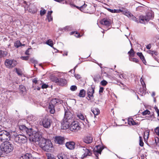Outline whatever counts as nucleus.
I'll list each match as a JSON object with an SVG mask.
<instances>
[{"label": "nucleus", "instance_id": "f257e3e1", "mask_svg": "<svg viewBox=\"0 0 159 159\" xmlns=\"http://www.w3.org/2000/svg\"><path fill=\"white\" fill-rule=\"evenodd\" d=\"M65 114L64 118L61 124L63 129L68 128L71 122L74 120V115L67 108L64 109Z\"/></svg>", "mask_w": 159, "mask_h": 159}, {"label": "nucleus", "instance_id": "f03ea898", "mask_svg": "<svg viewBox=\"0 0 159 159\" xmlns=\"http://www.w3.org/2000/svg\"><path fill=\"white\" fill-rule=\"evenodd\" d=\"M39 145L43 150L47 152H51L53 150L52 143L49 140L41 138L39 140Z\"/></svg>", "mask_w": 159, "mask_h": 159}, {"label": "nucleus", "instance_id": "7ed1b4c3", "mask_svg": "<svg viewBox=\"0 0 159 159\" xmlns=\"http://www.w3.org/2000/svg\"><path fill=\"white\" fill-rule=\"evenodd\" d=\"M0 148L2 150L3 153H8L11 152L14 149V146L13 144L9 142H6L2 143Z\"/></svg>", "mask_w": 159, "mask_h": 159}, {"label": "nucleus", "instance_id": "20e7f679", "mask_svg": "<svg viewBox=\"0 0 159 159\" xmlns=\"http://www.w3.org/2000/svg\"><path fill=\"white\" fill-rule=\"evenodd\" d=\"M12 133L11 131L1 130L0 131V140L4 143L9 141L11 139Z\"/></svg>", "mask_w": 159, "mask_h": 159}, {"label": "nucleus", "instance_id": "39448f33", "mask_svg": "<svg viewBox=\"0 0 159 159\" xmlns=\"http://www.w3.org/2000/svg\"><path fill=\"white\" fill-rule=\"evenodd\" d=\"M14 136L15 141L20 144L24 143H25L27 139V137L22 134L17 135L15 132H13Z\"/></svg>", "mask_w": 159, "mask_h": 159}, {"label": "nucleus", "instance_id": "423d86ee", "mask_svg": "<svg viewBox=\"0 0 159 159\" xmlns=\"http://www.w3.org/2000/svg\"><path fill=\"white\" fill-rule=\"evenodd\" d=\"M31 129V131L30 132L31 134H27L29 136V139L30 140H31L33 142H36L39 141L41 139L40 137L41 135L39 134V133L36 131H34Z\"/></svg>", "mask_w": 159, "mask_h": 159}, {"label": "nucleus", "instance_id": "0eeeda50", "mask_svg": "<svg viewBox=\"0 0 159 159\" xmlns=\"http://www.w3.org/2000/svg\"><path fill=\"white\" fill-rule=\"evenodd\" d=\"M68 128H69L71 131H76L80 130L81 127L79 125V123L78 121L73 120L69 125Z\"/></svg>", "mask_w": 159, "mask_h": 159}, {"label": "nucleus", "instance_id": "6e6552de", "mask_svg": "<svg viewBox=\"0 0 159 159\" xmlns=\"http://www.w3.org/2000/svg\"><path fill=\"white\" fill-rule=\"evenodd\" d=\"M152 18V15L151 13H148L146 16H141L139 18V22L145 24L148 21Z\"/></svg>", "mask_w": 159, "mask_h": 159}, {"label": "nucleus", "instance_id": "1a4fd4ad", "mask_svg": "<svg viewBox=\"0 0 159 159\" xmlns=\"http://www.w3.org/2000/svg\"><path fill=\"white\" fill-rule=\"evenodd\" d=\"M80 150L82 152L83 154L81 156V158H83L87 156H91L92 155V151L85 147L81 146L80 147Z\"/></svg>", "mask_w": 159, "mask_h": 159}, {"label": "nucleus", "instance_id": "9d476101", "mask_svg": "<svg viewBox=\"0 0 159 159\" xmlns=\"http://www.w3.org/2000/svg\"><path fill=\"white\" fill-rule=\"evenodd\" d=\"M17 64V61L14 60L6 59L5 62V65L9 68L15 66Z\"/></svg>", "mask_w": 159, "mask_h": 159}, {"label": "nucleus", "instance_id": "9b49d317", "mask_svg": "<svg viewBox=\"0 0 159 159\" xmlns=\"http://www.w3.org/2000/svg\"><path fill=\"white\" fill-rule=\"evenodd\" d=\"M53 81L57 83L58 84L61 86H63L65 85L67 83L66 80L65 79L62 78L59 79L57 77L54 78Z\"/></svg>", "mask_w": 159, "mask_h": 159}, {"label": "nucleus", "instance_id": "f8f14e48", "mask_svg": "<svg viewBox=\"0 0 159 159\" xmlns=\"http://www.w3.org/2000/svg\"><path fill=\"white\" fill-rule=\"evenodd\" d=\"M42 125L46 128H49L51 126V120L48 118L43 119L42 121Z\"/></svg>", "mask_w": 159, "mask_h": 159}, {"label": "nucleus", "instance_id": "ddd939ff", "mask_svg": "<svg viewBox=\"0 0 159 159\" xmlns=\"http://www.w3.org/2000/svg\"><path fill=\"white\" fill-rule=\"evenodd\" d=\"M63 102V101L60 99L53 98L50 102L49 103L51 105H53L54 106H56L60 104H61Z\"/></svg>", "mask_w": 159, "mask_h": 159}, {"label": "nucleus", "instance_id": "4468645a", "mask_svg": "<svg viewBox=\"0 0 159 159\" xmlns=\"http://www.w3.org/2000/svg\"><path fill=\"white\" fill-rule=\"evenodd\" d=\"M55 142L59 144H63L65 143V138L60 136H56L55 138Z\"/></svg>", "mask_w": 159, "mask_h": 159}, {"label": "nucleus", "instance_id": "2eb2a0df", "mask_svg": "<svg viewBox=\"0 0 159 159\" xmlns=\"http://www.w3.org/2000/svg\"><path fill=\"white\" fill-rule=\"evenodd\" d=\"M103 148L100 145H98L96 146V148H95L94 150V153L97 158H98L99 154H101V152Z\"/></svg>", "mask_w": 159, "mask_h": 159}, {"label": "nucleus", "instance_id": "dca6fc26", "mask_svg": "<svg viewBox=\"0 0 159 159\" xmlns=\"http://www.w3.org/2000/svg\"><path fill=\"white\" fill-rule=\"evenodd\" d=\"M19 129L22 132L25 133L27 134H31L30 132L31 131V129H29L27 128L24 125H20L19 126Z\"/></svg>", "mask_w": 159, "mask_h": 159}, {"label": "nucleus", "instance_id": "f3484780", "mask_svg": "<svg viewBox=\"0 0 159 159\" xmlns=\"http://www.w3.org/2000/svg\"><path fill=\"white\" fill-rule=\"evenodd\" d=\"M83 141L86 143H90L93 141V138L90 136H87L84 137L83 139Z\"/></svg>", "mask_w": 159, "mask_h": 159}, {"label": "nucleus", "instance_id": "a211bd4d", "mask_svg": "<svg viewBox=\"0 0 159 159\" xmlns=\"http://www.w3.org/2000/svg\"><path fill=\"white\" fill-rule=\"evenodd\" d=\"M94 92V89L92 87H90L88 89V94L89 99V100L92 99L93 97V94Z\"/></svg>", "mask_w": 159, "mask_h": 159}, {"label": "nucleus", "instance_id": "6ab92c4d", "mask_svg": "<svg viewBox=\"0 0 159 159\" xmlns=\"http://www.w3.org/2000/svg\"><path fill=\"white\" fill-rule=\"evenodd\" d=\"M75 145V143L73 142H67L66 144V146L67 148L72 150L74 149Z\"/></svg>", "mask_w": 159, "mask_h": 159}, {"label": "nucleus", "instance_id": "aec40b11", "mask_svg": "<svg viewBox=\"0 0 159 159\" xmlns=\"http://www.w3.org/2000/svg\"><path fill=\"white\" fill-rule=\"evenodd\" d=\"M101 23L102 24L104 25L107 26H109L111 24V22L107 19L104 18L101 21Z\"/></svg>", "mask_w": 159, "mask_h": 159}, {"label": "nucleus", "instance_id": "412c9836", "mask_svg": "<svg viewBox=\"0 0 159 159\" xmlns=\"http://www.w3.org/2000/svg\"><path fill=\"white\" fill-rule=\"evenodd\" d=\"M91 111L93 113L94 116L98 115L100 113V110L97 107L92 108Z\"/></svg>", "mask_w": 159, "mask_h": 159}, {"label": "nucleus", "instance_id": "4be33fe9", "mask_svg": "<svg viewBox=\"0 0 159 159\" xmlns=\"http://www.w3.org/2000/svg\"><path fill=\"white\" fill-rule=\"evenodd\" d=\"M54 107L55 106H53V105H51L49 103L48 109L51 113L53 114L55 112V110Z\"/></svg>", "mask_w": 159, "mask_h": 159}, {"label": "nucleus", "instance_id": "5701e85b", "mask_svg": "<svg viewBox=\"0 0 159 159\" xmlns=\"http://www.w3.org/2000/svg\"><path fill=\"white\" fill-rule=\"evenodd\" d=\"M107 10L108 11L113 13H119L123 11L121 9H111L110 8H107Z\"/></svg>", "mask_w": 159, "mask_h": 159}, {"label": "nucleus", "instance_id": "b1692460", "mask_svg": "<svg viewBox=\"0 0 159 159\" xmlns=\"http://www.w3.org/2000/svg\"><path fill=\"white\" fill-rule=\"evenodd\" d=\"M31 156L30 154L26 153L21 156L19 159H30L31 157Z\"/></svg>", "mask_w": 159, "mask_h": 159}, {"label": "nucleus", "instance_id": "393cba45", "mask_svg": "<svg viewBox=\"0 0 159 159\" xmlns=\"http://www.w3.org/2000/svg\"><path fill=\"white\" fill-rule=\"evenodd\" d=\"M128 124L129 125H137L138 123L135 122L133 118H130L128 120Z\"/></svg>", "mask_w": 159, "mask_h": 159}, {"label": "nucleus", "instance_id": "a878e982", "mask_svg": "<svg viewBox=\"0 0 159 159\" xmlns=\"http://www.w3.org/2000/svg\"><path fill=\"white\" fill-rule=\"evenodd\" d=\"M8 54L7 52L0 50V58L4 57Z\"/></svg>", "mask_w": 159, "mask_h": 159}, {"label": "nucleus", "instance_id": "bb28decb", "mask_svg": "<svg viewBox=\"0 0 159 159\" xmlns=\"http://www.w3.org/2000/svg\"><path fill=\"white\" fill-rule=\"evenodd\" d=\"M52 12V11H51L48 12L47 13V17L49 22H50L52 20V17L51 16V14Z\"/></svg>", "mask_w": 159, "mask_h": 159}, {"label": "nucleus", "instance_id": "cd10ccee", "mask_svg": "<svg viewBox=\"0 0 159 159\" xmlns=\"http://www.w3.org/2000/svg\"><path fill=\"white\" fill-rule=\"evenodd\" d=\"M78 96L80 97H84L85 96V90L83 89L80 90Z\"/></svg>", "mask_w": 159, "mask_h": 159}, {"label": "nucleus", "instance_id": "c85d7f7f", "mask_svg": "<svg viewBox=\"0 0 159 159\" xmlns=\"http://www.w3.org/2000/svg\"><path fill=\"white\" fill-rule=\"evenodd\" d=\"M19 89L20 93H24L26 92V89L25 87L23 85H21L19 86Z\"/></svg>", "mask_w": 159, "mask_h": 159}, {"label": "nucleus", "instance_id": "c756f323", "mask_svg": "<svg viewBox=\"0 0 159 159\" xmlns=\"http://www.w3.org/2000/svg\"><path fill=\"white\" fill-rule=\"evenodd\" d=\"M87 6V5L85 3H84L83 5L81 6L80 7H77V8L80 9L82 11L84 12V9Z\"/></svg>", "mask_w": 159, "mask_h": 159}, {"label": "nucleus", "instance_id": "7c9ffc66", "mask_svg": "<svg viewBox=\"0 0 159 159\" xmlns=\"http://www.w3.org/2000/svg\"><path fill=\"white\" fill-rule=\"evenodd\" d=\"M77 116L80 120H84L85 116H84L81 113H78L77 114Z\"/></svg>", "mask_w": 159, "mask_h": 159}, {"label": "nucleus", "instance_id": "2f4dec72", "mask_svg": "<svg viewBox=\"0 0 159 159\" xmlns=\"http://www.w3.org/2000/svg\"><path fill=\"white\" fill-rule=\"evenodd\" d=\"M22 45V44L20 42V41H17L14 43L15 47H16L17 48H18V47H19L20 46ZM23 45L24 46V45H25L24 44V45Z\"/></svg>", "mask_w": 159, "mask_h": 159}, {"label": "nucleus", "instance_id": "473e14b6", "mask_svg": "<svg viewBox=\"0 0 159 159\" xmlns=\"http://www.w3.org/2000/svg\"><path fill=\"white\" fill-rule=\"evenodd\" d=\"M46 43L52 47L53 46V41L51 39L48 40L46 42Z\"/></svg>", "mask_w": 159, "mask_h": 159}, {"label": "nucleus", "instance_id": "72a5a7b5", "mask_svg": "<svg viewBox=\"0 0 159 159\" xmlns=\"http://www.w3.org/2000/svg\"><path fill=\"white\" fill-rule=\"evenodd\" d=\"M129 56H131L132 57H134V50L131 48L130 51H129L128 53Z\"/></svg>", "mask_w": 159, "mask_h": 159}, {"label": "nucleus", "instance_id": "f704fd0d", "mask_svg": "<svg viewBox=\"0 0 159 159\" xmlns=\"http://www.w3.org/2000/svg\"><path fill=\"white\" fill-rule=\"evenodd\" d=\"M140 81L142 85L143 88V90H146V85L145 84L143 80L142 79V77L140 79Z\"/></svg>", "mask_w": 159, "mask_h": 159}, {"label": "nucleus", "instance_id": "c9c22d12", "mask_svg": "<svg viewBox=\"0 0 159 159\" xmlns=\"http://www.w3.org/2000/svg\"><path fill=\"white\" fill-rule=\"evenodd\" d=\"M72 27L71 26H66L64 28V30L65 31H70L72 30Z\"/></svg>", "mask_w": 159, "mask_h": 159}, {"label": "nucleus", "instance_id": "e433bc0d", "mask_svg": "<svg viewBox=\"0 0 159 159\" xmlns=\"http://www.w3.org/2000/svg\"><path fill=\"white\" fill-rule=\"evenodd\" d=\"M139 145L141 147L143 146L144 143L143 141V139L141 136H139Z\"/></svg>", "mask_w": 159, "mask_h": 159}, {"label": "nucleus", "instance_id": "4c0bfd02", "mask_svg": "<svg viewBox=\"0 0 159 159\" xmlns=\"http://www.w3.org/2000/svg\"><path fill=\"white\" fill-rule=\"evenodd\" d=\"M107 84V82L106 80H103L100 83V84L104 86L106 85Z\"/></svg>", "mask_w": 159, "mask_h": 159}, {"label": "nucleus", "instance_id": "58836bf2", "mask_svg": "<svg viewBox=\"0 0 159 159\" xmlns=\"http://www.w3.org/2000/svg\"><path fill=\"white\" fill-rule=\"evenodd\" d=\"M70 89L72 91H75L77 89V87L75 85H72L70 86Z\"/></svg>", "mask_w": 159, "mask_h": 159}, {"label": "nucleus", "instance_id": "ea45409f", "mask_svg": "<svg viewBox=\"0 0 159 159\" xmlns=\"http://www.w3.org/2000/svg\"><path fill=\"white\" fill-rule=\"evenodd\" d=\"M74 33H75L77 35H75V36L77 38L80 37L81 36L80 34L79 33H77V32H70V35L73 34Z\"/></svg>", "mask_w": 159, "mask_h": 159}, {"label": "nucleus", "instance_id": "a19ab883", "mask_svg": "<svg viewBox=\"0 0 159 159\" xmlns=\"http://www.w3.org/2000/svg\"><path fill=\"white\" fill-rule=\"evenodd\" d=\"M123 13H124V14L128 17H130L131 16V14L127 10L126 11H123Z\"/></svg>", "mask_w": 159, "mask_h": 159}, {"label": "nucleus", "instance_id": "79ce46f5", "mask_svg": "<svg viewBox=\"0 0 159 159\" xmlns=\"http://www.w3.org/2000/svg\"><path fill=\"white\" fill-rule=\"evenodd\" d=\"M46 12V11L44 9H42L40 11V15H41V16H43L45 14Z\"/></svg>", "mask_w": 159, "mask_h": 159}, {"label": "nucleus", "instance_id": "37998d69", "mask_svg": "<svg viewBox=\"0 0 159 159\" xmlns=\"http://www.w3.org/2000/svg\"><path fill=\"white\" fill-rule=\"evenodd\" d=\"M47 159H54L53 156L50 153H48L47 154Z\"/></svg>", "mask_w": 159, "mask_h": 159}, {"label": "nucleus", "instance_id": "c03bdc74", "mask_svg": "<svg viewBox=\"0 0 159 159\" xmlns=\"http://www.w3.org/2000/svg\"><path fill=\"white\" fill-rule=\"evenodd\" d=\"M129 60L131 61L136 62V63H138L139 62V60L137 59L134 58L129 59Z\"/></svg>", "mask_w": 159, "mask_h": 159}, {"label": "nucleus", "instance_id": "a18cd8bd", "mask_svg": "<svg viewBox=\"0 0 159 159\" xmlns=\"http://www.w3.org/2000/svg\"><path fill=\"white\" fill-rule=\"evenodd\" d=\"M30 61L31 62L34 63L35 64H36L38 63L37 61L33 58L30 59Z\"/></svg>", "mask_w": 159, "mask_h": 159}, {"label": "nucleus", "instance_id": "49530a36", "mask_svg": "<svg viewBox=\"0 0 159 159\" xmlns=\"http://www.w3.org/2000/svg\"><path fill=\"white\" fill-rule=\"evenodd\" d=\"M150 113V112L148 110H146L145 111L143 112L142 113L143 115H145L147 114H149Z\"/></svg>", "mask_w": 159, "mask_h": 159}, {"label": "nucleus", "instance_id": "de8ad7c7", "mask_svg": "<svg viewBox=\"0 0 159 159\" xmlns=\"http://www.w3.org/2000/svg\"><path fill=\"white\" fill-rule=\"evenodd\" d=\"M140 58L141 60L142 61L143 63L145 64V65H146V61L145 60V58L143 56H142V57H140Z\"/></svg>", "mask_w": 159, "mask_h": 159}, {"label": "nucleus", "instance_id": "09e8293b", "mask_svg": "<svg viewBox=\"0 0 159 159\" xmlns=\"http://www.w3.org/2000/svg\"><path fill=\"white\" fill-rule=\"evenodd\" d=\"M155 131L156 134L159 136V127H157L155 129Z\"/></svg>", "mask_w": 159, "mask_h": 159}, {"label": "nucleus", "instance_id": "8fccbe9b", "mask_svg": "<svg viewBox=\"0 0 159 159\" xmlns=\"http://www.w3.org/2000/svg\"><path fill=\"white\" fill-rule=\"evenodd\" d=\"M16 72L17 73V74L19 75H22V73L21 72V71H20V70H19L17 68H16Z\"/></svg>", "mask_w": 159, "mask_h": 159}, {"label": "nucleus", "instance_id": "3c124183", "mask_svg": "<svg viewBox=\"0 0 159 159\" xmlns=\"http://www.w3.org/2000/svg\"><path fill=\"white\" fill-rule=\"evenodd\" d=\"M21 58L23 60L27 61L29 59V57L28 56H22L21 57Z\"/></svg>", "mask_w": 159, "mask_h": 159}, {"label": "nucleus", "instance_id": "603ef678", "mask_svg": "<svg viewBox=\"0 0 159 159\" xmlns=\"http://www.w3.org/2000/svg\"><path fill=\"white\" fill-rule=\"evenodd\" d=\"M32 81L33 83H35V84H38V81L37 80V78H34V79H33Z\"/></svg>", "mask_w": 159, "mask_h": 159}, {"label": "nucleus", "instance_id": "864d4df0", "mask_svg": "<svg viewBox=\"0 0 159 159\" xmlns=\"http://www.w3.org/2000/svg\"><path fill=\"white\" fill-rule=\"evenodd\" d=\"M29 11L31 13H34L36 12V10H32L31 9H29Z\"/></svg>", "mask_w": 159, "mask_h": 159}, {"label": "nucleus", "instance_id": "5fc2aeb1", "mask_svg": "<svg viewBox=\"0 0 159 159\" xmlns=\"http://www.w3.org/2000/svg\"><path fill=\"white\" fill-rule=\"evenodd\" d=\"M48 87V85L46 84H43L41 86V88L42 89H46Z\"/></svg>", "mask_w": 159, "mask_h": 159}, {"label": "nucleus", "instance_id": "6e6d98bb", "mask_svg": "<svg viewBox=\"0 0 159 159\" xmlns=\"http://www.w3.org/2000/svg\"><path fill=\"white\" fill-rule=\"evenodd\" d=\"M137 54L140 58L143 56L142 53L141 52H137Z\"/></svg>", "mask_w": 159, "mask_h": 159}, {"label": "nucleus", "instance_id": "4d7b16f0", "mask_svg": "<svg viewBox=\"0 0 159 159\" xmlns=\"http://www.w3.org/2000/svg\"><path fill=\"white\" fill-rule=\"evenodd\" d=\"M103 90H104V88L103 87H100V89H99V93H102L103 92Z\"/></svg>", "mask_w": 159, "mask_h": 159}, {"label": "nucleus", "instance_id": "13d9d810", "mask_svg": "<svg viewBox=\"0 0 159 159\" xmlns=\"http://www.w3.org/2000/svg\"><path fill=\"white\" fill-rule=\"evenodd\" d=\"M143 8V7L139 6L136 7V10L137 11H139Z\"/></svg>", "mask_w": 159, "mask_h": 159}, {"label": "nucleus", "instance_id": "bf43d9fd", "mask_svg": "<svg viewBox=\"0 0 159 159\" xmlns=\"http://www.w3.org/2000/svg\"><path fill=\"white\" fill-rule=\"evenodd\" d=\"M31 48H28L26 51L25 52V54L26 55H28L29 54V50Z\"/></svg>", "mask_w": 159, "mask_h": 159}, {"label": "nucleus", "instance_id": "052dcab7", "mask_svg": "<svg viewBox=\"0 0 159 159\" xmlns=\"http://www.w3.org/2000/svg\"><path fill=\"white\" fill-rule=\"evenodd\" d=\"M151 48V44H149L146 46V48L147 49H149Z\"/></svg>", "mask_w": 159, "mask_h": 159}, {"label": "nucleus", "instance_id": "680f3d73", "mask_svg": "<svg viewBox=\"0 0 159 159\" xmlns=\"http://www.w3.org/2000/svg\"><path fill=\"white\" fill-rule=\"evenodd\" d=\"M118 75L119 77L120 78L122 79V78H124V75H120L118 74Z\"/></svg>", "mask_w": 159, "mask_h": 159}, {"label": "nucleus", "instance_id": "e2e57ef3", "mask_svg": "<svg viewBox=\"0 0 159 159\" xmlns=\"http://www.w3.org/2000/svg\"><path fill=\"white\" fill-rule=\"evenodd\" d=\"M3 153L2 150L1 148H0V155H1Z\"/></svg>", "mask_w": 159, "mask_h": 159}, {"label": "nucleus", "instance_id": "0e129e2a", "mask_svg": "<svg viewBox=\"0 0 159 159\" xmlns=\"http://www.w3.org/2000/svg\"><path fill=\"white\" fill-rule=\"evenodd\" d=\"M156 112L158 116L159 117V110L158 109L156 110Z\"/></svg>", "mask_w": 159, "mask_h": 159}, {"label": "nucleus", "instance_id": "69168bd1", "mask_svg": "<svg viewBox=\"0 0 159 159\" xmlns=\"http://www.w3.org/2000/svg\"><path fill=\"white\" fill-rule=\"evenodd\" d=\"M58 157L59 159H63V157L60 155H58Z\"/></svg>", "mask_w": 159, "mask_h": 159}, {"label": "nucleus", "instance_id": "338daca9", "mask_svg": "<svg viewBox=\"0 0 159 159\" xmlns=\"http://www.w3.org/2000/svg\"><path fill=\"white\" fill-rule=\"evenodd\" d=\"M75 77L77 79H78L80 77V75H77L76 76H75Z\"/></svg>", "mask_w": 159, "mask_h": 159}, {"label": "nucleus", "instance_id": "774afa93", "mask_svg": "<svg viewBox=\"0 0 159 159\" xmlns=\"http://www.w3.org/2000/svg\"><path fill=\"white\" fill-rule=\"evenodd\" d=\"M63 55H64H64L67 56V52H64L63 54Z\"/></svg>", "mask_w": 159, "mask_h": 159}]
</instances>
